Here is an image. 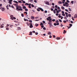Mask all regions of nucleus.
I'll list each match as a JSON object with an SVG mask.
<instances>
[{"label":"nucleus","mask_w":77,"mask_h":77,"mask_svg":"<svg viewBox=\"0 0 77 77\" xmlns=\"http://www.w3.org/2000/svg\"><path fill=\"white\" fill-rule=\"evenodd\" d=\"M16 9L17 10V11H23V9L21 6L18 5V4H16Z\"/></svg>","instance_id":"obj_1"},{"label":"nucleus","mask_w":77,"mask_h":77,"mask_svg":"<svg viewBox=\"0 0 77 77\" xmlns=\"http://www.w3.org/2000/svg\"><path fill=\"white\" fill-rule=\"evenodd\" d=\"M46 20L47 21H49V22H50V23H51V22H52V21H51L52 19L51 18V17H48V18H46Z\"/></svg>","instance_id":"obj_2"},{"label":"nucleus","mask_w":77,"mask_h":77,"mask_svg":"<svg viewBox=\"0 0 77 77\" xmlns=\"http://www.w3.org/2000/svg\"><path fill=\"white\" fill-rule=\"evenodd\" d=\"M29 25H30L29 26V27L30 28H32L33 27L32 23H29Z\"/></svg>","instance_id":"obj_3"},{"label":"nucleus","mask_w":77,"mask_h":77,"mask_svg":"<svg viewBox=\"0 0 77 77\" xmlns=\"http://www.w3.org/2000/svg\"><path fill=\"white\" fill-rule=\"evenodd\" d=\"M12 0H9L8 3L10 5H12Z\"/></svg>","instance_id":"obj_4"},{"label":"nucleus","mask_w":77,"mask_h":77,"mask_svg":"<svg viewBox=\"0 0 77 77\" xmlns=\"http://www.w3.org/2000/svg\"><path fill=\"white\" fill-rule=\"evenodd\" d=\"M10 17H11L10 18V19L11 20H13V15H11V16H10Z\"/></svg>","instance_id":"obj_5"},{"label":"nucleus","mask_w":77,"mask_h":77,"mask_svg":"<svg viewBox=\"0 0 77 77\" xmlns=\"http://www.w3.org/2000/svg\"><path fill=\"white\" fill-rule=\"evenodd\" d=\"M39 8L40 10L41 11H42V12H43V11H44V10H43V9H42V8Z\"/></svg>","instance_id":"obj_6"},{"label":"nucleus","mask_w":77,"mask_h":77,"mask_svg":"<svg viewBox=\"0 0 77 77\" xmlns=\"http://www.w3.org/2000/svg\"><path fill=\"white\" fill-rule=\"evenodd\" d=\"M45 4H46V5H50V4L49 3V2H46Z\"/></svg>","instance_id":"obj_7"},{"label":"nucleus","mask_w":77,"mask_h":77,"mask_svg":"<svg viewBox=\"0 0 77 77\" xmlns=\"http://www.w3.org/2000/svg\"><path fill=\"white\" fill-rule=\"evenodd\" d=\"M13 2H14V3H17V4H18V2L15 1H14Z\"/></svg>","instance_id":"obj_8"},{"label":"nucleus","mask_w":77,"mask_h":77,"mask_svg":"<svg viewBox=\"0 0 77 77\" xmlns=\"http://www.w3.org/2000/svg\"><path fill=\"white\" fill-rule=\"evenodd\" d=\"M77 14H75L74 16V18H77Z\"/></svg>","instance_id":"obj_9"},{"label":"nucleus","mask_w":77,"mask_h":77,"mask_svg":"<svg viewBox=\"0 0 77 77\" xmlns=\"http://www.w3.org/2000/svg\"><path fill=\"white\" fill-rule=\"evenodd\" d=\"M35 18V17L32 16H31V19H32V20H33Z\"/></svg>","instance_id":"obj_10"},{"label":"nucleus","mask_w":77,"mask_h":77,"mask_svg":"<svg viewBox=\"0 0 77 77\" xmlns=\"http://www.w3.org/2000/svg\"><path fill=\"white\" fill-rule=\"evenodd\" d=\"M29 35H32V32H29Z\"/></svg>","instance_id":"obj_11"},{"label":"nucleus","mask_w":77,"mask_h":77,"mask_svg":"<svg viewBox=\"0 0 77 77\" xmlns=\"http://www.w3.org/2000/svg\"><path fill=\"white\" fill-rule=\"evenodd\" d=\"M60 37H57V38L56 39H57V40H59V39H60Z\"/></svg>","instance_id":"obj_12"},{"label":"nucleus","mask_w":77,"mask_h":77,"mask_svg":"<svg viewBox=\"0 0 77 77\" xmlns=\"http://www.w3.org/2000/svg\"><path fill=\"white\" fill-rule=\"evenodd\" d=\"M21 29V28L20 27H18L17 28V30H20Z\"/></svg>","instance_id":"obj_13"},{"label":"nucleus","mask_w":77,"mask_h":77,"mask_svg":"<svg viewBox=\"0 0 77 77\" xmlns=\"http://www.w3.org/2000/svg\"><path fill=\"white\" fill-rule=\"evenodd\" d=\"M24 21H29V20H28L26 19L25 18H24Z\"/></svg>","instance_id":"obj_14"},{"label":"nucleus","mask_w":77,"mask_h":77,"mask_svg":"<svg viewBox=\"0 0 77 77\" xmlns=\"http://www.w3.org/2000/svg\"><path fill=\"white\" fill-rule=\"evenodd\" d=\"M58 3H59V4H62V2L61 1H59L58 2Z\"/></svg>","instance_id":"obj_15"},{"label":"nucleus","mask_w":77,"mask_h":77,"mask_svg":"<svg viewBox=\"0 0 77 77\" xmlns=\"http://www.w3.org/2000/svg\"><path fill=\"white\" fill-rule=\"evenodd\" d=\"M0 27H1V28H3L4 26H2V24H1Z\"/></svg>","instance_id":"obj_16"},{"label":"nucleus","mask_w":77,"mask_h":77,"mask_svg":"<svg viewBox=\"0 0 77 77\" xmlns=\"http://www.w3.org/2000/svg\"><path fill=\"white\" fill-rule=\"evenodd\" d=\"M37 11H38V12H39L40 11V9H39V8L37 9Z\"/></svg>","instance_id":"obj_17"},{"label":"nucleus","mask_w":77,"mask_h":77,"mask_svg":"<svg viewBox=\"0 0 77 77\" xmlns=\"http://www.w3.org/2000/svg\"><path fill=\"white\" fill-rule=\"evenodd\" d=\"M2 11H5V8H2Z\"/></svg>","instance_id":"obj_18"},{"label":"nucleus","mask_w":77,"mask_h":77,"mask_svg":"<svg viewBox=\"0 0 77 77\" xmlns=\"http://www.w3.org/2000/svg\"><path fill=\"white\" fill-rule=\"evenodd\" d=\"M61 9H63V10L65 8H64L63 6H62L61 7Z\"/></svg>","instance_id":"obj_19"},{"label":"nucleus","mask_w":77,"mask_h":77,"mask_svg":"<svg viewBox=\"0 0 77 77\" xmlns=\"http://www.w3.org/2000/svg\"><path fill=\"white\" fill-rule=\"evenodd\" d=\"M65 33H66V31L65 30H64L63 33L65 34Z\"/></svg>","instance_id":"obj_20"},{"label":"nucleus","mask_w":77,"mask_h":77,"mask_svg":"<svg viewBox=\"0 0 77 77\" xmlns=\"http://www.w3.org/2000/svg\"><path fill=\"white\" fill-rule=\"evenodd\" d=\"M39 25H38V24H37V23H36L35 24V26L36 27H37V26H38Z\"/></svg>","instance_id":"obj_21"},{"label":"nucleus","mask_w":77,"mask_h":77,"mask_svg":"<svg viewBox=\"0 0 77 77\" xmlns=\"http://www.w3.org/2000/svg\"><path fill=\"white\" fill-rule=\"evenodd\" d=\"M31 6H32V8H34V5H33V4H32L31 5Z\"/></svg>","instance_id":"obj_22"},{"label":"nucleus","mask_w":77,"mask_h":77,"mask_svg":"<svg viewBox=\"0 0 77 77\" xmlns=\"http://www.w3.org/2000/svg\"><path fill=\"white\" fill-rule=\"evenodd\" d=\"M18 3H22V2L21 1H18Z\"/></svg>","instance_id":"obj_23"},{"label":"nucleus","mask_w":77,"mask_h":77,"mask_svg":"<svg viewBox=\"0 0 77 77\" xmlns=\"http://www.w3.org/2000/svg\"><path fill=\"white\" fill-rule=\"evenodd\" d=\"M26 7L25 6H24L23 7V9H26Z\"/></svg>","instance_id":"obj_24"},{"label":"nucleus","mask_w":77,"mask_h":77,"mask_svg":"<svg viewBox=\"0 0 77 77\" xmlns=\"http://www.w3.org/2000/svg\"><path fill=\"white\" fill-rule=\"evenodd\" d=\"M68 15L69 16V17H71V14H69Z\"/></svg>","instance_id":"obj_25"},{"label":"nucleus","mask_w":77,"mask_h":77,"mask_svg":"<svg viewBox=\"0 0 77 77\" xmlns=\"http://www.w3.org/2000/svg\"><path fill=\"white\" fill-rule=\"evenodd\" d=\"M21 15L22 17H24V14H21Z\"/></svg>","instance_id":"obj_26"},{"label":"nucleus","mask_w":77,"mask_h":77,"mask_svg":"<svg viewBox=\"0 0 77 77\" xmlns=\"http://www.w3.org/2000/svg\"><path fill=\"white\" fill-rule=\"evenodd\" d=\"M71 3L72 4H74V1H71Z\"/></svg>","instance_id":"obj_27"},{"label":"nucleus","mask_w":77,"mask_h":77,"mask_svg":"<svg viewBox=\"0 0 77 77\" xmlns=\"http://www.w3.org/2000/svg\"><path fill=\"white\" fill-rule=\"evenodd\" d=\"M51 23L50 22H49L48 24H49V25H51Z\"/></svg>","instance_id":"obj_28"},{"label":"nucleus","mask_w":77,"mask_h":77,"mask_svg":"<svg viewBox=\"0 0 77 77\" xmlns=\"http://www.w3.org/2000/svg\"><path fill=\"white\" fill-rule=\"evenodd\" d=\"M6 30H9V28L8 27V28H6Z\"/></svg>","instance_id":"obj_29"},{"label":"nucleus","mask_w":77,"mask_h":77,"mask_svg":"<svg viewBox=\"0 0 77 77\" xmlns=\"http://www.w3.org/2000/svg\"><path fill=\"white\" fill-rule=\"evenodd\" d=\"M65 4L66 5H69V4H68V3H67V2H65Z\"/></svg>","instance_id":"obj_30"},{"label":"nucleus","mask_w":77,"mask_h":77,"mask_svg":"<svg viewBox=\"0 0 77 77\" xmlns=\"http://www.w3.org/2000/svg\"><path fill=\"white\" fill-rule=\"evenodd\" d=\"M34 2H35V3H37V1L36 0H34Z\"/></svg>","instance_id":"obj_31"},{"label":"nucleus","mask_w":77,"mask_h":77,"mask_svg":"<svg viewBox=\"0 0 77 77\" xmlns=\"http://www.w3.org/2000/svg\"><path fill=\"white\" fill-rule=\"evenodd\" d=\"M25 10V11H28V9L27 8H26Z\"/></svg>","instance_id":"obj_32"},{"label":"nucleus","mask_w":77,"mask_h":77,"mask_svg":"<svg viewBox=\"0 0 77 77\" xmlns=\"http://www.w3.org/2000/svg\"><path fill=\"white\" fill-rule=\"evenodd\" d=\"M48 35H51V32H49L48 33Z\"/></svg>","instance_id":"obj_33"},{"label":"nucleus","mask_w":77,"mask_h":77,"mask_svg":"<svg viewBox=\"0 0 77 77\" xmlns=\"http://www.w3.org/2000/svg\"><path fill=\"white\" fill-rule=\"evenodd\" d=\"M54 13V14H56V11L55 10L53 11Z\"/></svg>","instance_id":"obj_34"},{"label":"nucleus","mask_w":77,"mask_h":77,"mask_svg":"<svg viewBox=\"0 0 77 77\" xmlns=\"http://www.w3.org/2000/svg\"><path fill=\"white\" fill-rule=\"evenodd\" d=\"M59 21L61 23H62V21L60 19L59 20Z\"/></svg>","instance_id":"obj_35"},{"label":"nucleus","mask_w":77,"mask_h":77,"mask_svg":"<svg viewBox=\"0 0 77 77\" xmlns=\"http://www.w3.org/2000/svg\"><path fill=\"white\" fill-rule=\"evenodd\" d=\"M69 6V5H66V7H68V6Z\"/></svg>","instance_id":"obj_36"},{"label":"nucleus","mask_w":77,"mask_h":77,"mask_svg":"<svg viewBox=\"0 0 77 77\" xmlns=\"http://www.w3.org/2000/svg\"><path fill=\"white\" fill-rule=\"evenodd\" d=\"M43 30H46V28H45V27H43Z\"/></svg>","instance_id":"obj_37"},{"label":"nucleus","mask_w":77,"mask_h":77,"mask_svg":"<svg viewBox=\"0 0 77 77\" xmlns=\"http://www.w3.org/2000/svg\"><path fill=\"white\" fill-rule=\"evenodd\" d=\"M62 14H64L65 13V12L63 11H62Z\"/></svg>","instance_id":"obj_38"},{"label":"nucleus","mask_w":77,"mask_h":77,"mask_svg":"<svg viewBox=\"0 0 77 77\" xmlns=\"http://www.w3.org/2000/svg\"><path fill=\"white\" fill-rule=\"evenodd\" d=\"M22 3H24V4L26 3V2L25 1H23Z\"/></svg>","instance_id":"obj_39"},{"label":"nucleus","mask_w":77,"mask_h":77,"mask_svg":"<svg viewBox=\"0 0 77 77\" xmlns=\"http://www.w3.org/2000/svg\"><path fill=\"white\" fill-rule=\"evenodd\" d=\"M55 7L56 8H57V5H56L55 6Z\"/></svg>","instance_id":"obj_40"},{"label":"nucleus","mask_w":77,"mask_h":77,"mask_svg":"<svg viewBox=\"0 0 77 77\" xmlns=\"http://www.w3.org/2000/svg\"><path fill=\"white\" fill-rule=\"evenodd\" d=\"M54 26H57V24L56 23H54Z\"/></svg>","instance_id":"obj_41"},{"label":"nucleus","mask_w":77,"mask_h":77,"mask_svg":"<svg viewBox=\"0 0 77 77\" xmlns=\"http://www.w3.org/2000/svg\"><path fill=\"white\" fill-rule=\"evenodd\" d=\"M9 26V25L8 24H7V26L6 27H8V26Z\"/></svg>","instance_id":"obj_42"},{"label":"nucleus","mask_w":77,"mask_h":77,"mask_svg":"<svg viewBox=\"0 0 77 77\" xmlns=\"http://www.w3.org/2000/svg\"><path fill=\"white\" fill-rule=\"evenodd\" d=\"M65 11H66V12H68V10L67 9H65Z\"/></svg>","instance_id":"obj_43"},{"label":"nucleus","mask_w":77,"mask_h":77,"mask_svg":"<svg viewBox=\"0 0 77 77\" xmlns=\"http://www.w3.org/2000/svg\"><path fill=\"white\" fill-rule=\"evenodd\" d=\"M66 2H67V3H69V1L68 0H66Z\"/></svg>","instance_id":"obj_44"},{"label":"nucleus","mask_w":77,"mask_h":77,"mask_svg":"<svg viewBox=\"0 0 77 77\" xmlns=\"http://www.w3.org/2000/svg\"><path fill=\"white\" fill-rule=\"evenodd\" d=\"M69 26H70L71 27L72 26V24H70Z\"/></svg>","instance_id":"obj_45"},{"label":"nucleus","mask_w":77,"mask_h":77,"mask_svg":"<svg viewBox=\"0 0 77 77\" xmlns=\"http://www.w3.org/2000/svg\"><path fill=\"white\" fill-rule=\"evenodd\" d=\"M42 22L43 24H45V22L44 21H43Z\"/></svg>","instance_id":"obj_46"},{"label":"nucleus","mask_w":77,"mask_h":77,"mask_svg":"<svg viewBox=\"0 0 77 77\" xmlns=\"http://www.w3.org/2000/svg\"><path fill=\"white\" fill-rule=\"evenodd\" d=\"M63 22H64V23H66V21L65 20H64Z\"/></svg>","instance_id":"obj_47"},{"label":"nucleus","mask_w":77,"mask_h":77,"mask_svg":"<svg viewBox=\"0 0 77 77\" xmlns=\"http://www.w3.org/2000/svg\"><path fill=\"white\" fill-rule=\"evenodd\" d=\"M62 15H63V16H65V14H62Z\"/></svg>","instance_id":"obj_48"},{"label":"nucleus","mask_w":77,"mask_h":77,"mask_svg":"<svg viewBox=\"0 0 77 77\" xmlns=\"http://www.w3.org/2000/svg\"><path fill=\"white\" fill-rule=\"evenodd\" d=\"M11 7L12 8H14V7L12 5H11Z\"/></svg>","instance_id":"obj_49"},{"label":"nucleus","mask_w":77,"mask_h":77,"mask_svg":"<svg viewBox=\"0 0 77 77\" xmlns=\"http://www.w3.org/2000/svg\"><path fill=\"white\" fill-rule=\"evenodd\" d=\"M29 5V3H26V4H25V5Z\"/></svg>","instance_id":"obj_50"},{"label":"nucleus","mask_w":77,"mask_h":77,"mask_svg":"<svg viewBox=\"0 0 77 77\" xmlns=\"http://www.w3.org/2000/svg\"><path fill=\"white\" fill-rule=\"evenodd\" d=\"M29 23H32V21L31 20H29Z\"/></svg>","instance_id":"obj_51"},{"label":"nucleus","mask_w":77,"mask_h":77,"mask_svg":"<svg viewBox=\"0 0 77 77\" xmlns=\"http://www.w3.org/2000/svg\"><path fill=\"white\" fill-rule=\"evenodd\" d=\"M57 8V9H60V7H58Z\"/></svg>","instance_id":"obj_52"},{"label":"nucleus","mask_w":77,"mask_h":77,"mask_svg":"<svg viewBox=\"0 0 77 77\" xmlns=\"http://www.w3.org/2000/svg\"><path fill=\"white\" fill-rule=\"evenodd\" d=\"M65 14H66V15H68V13H67L66 12H65Z\"/></svg>","instance_id":"obj_53"},{"label":"nucleus","mask_w":77,"mask_h":77,"mask_svg":"<svg viewBox=\"0 0 77 77\" xmlns=\"http://www.w3.org/2000/svg\"><path fill=\"white\" fill-rule=\"evenodd\" d=\"M60 26H61V27H63V24H62V23H61V24Z\"/></svg>","instance_id":"obj_54"},{"label":"nucleus","mask_w":77,"mask_h":77,"mask_svg":"<svg viewBox=\"0 0 77 77\" xmlns=\"http://www.w3.org/2000/svg\"><path fill=\"white\" fill-rule=\"evenodd\" d=\"M56 15L57 16H58V15H59V14L58 13H56Z\"/></svg>","instance_id":"obj_55"},{"label":"nucleus","mask_w":77,"mask_h":77,"mask_svg":"<svg viewBox=\"0 0 77 77\" xmlns=\"http://www.w3.org/2000/svg\"><path fill=\"white\" fill-rule=\"evenodd\" d=\"M35 34L36 35H37L38 34V32H35Z\"/></svg>","instance_id":"obj_56"},{"label":"nucleus","mask_w":77,"mask_h":77,"mask_svg":"<svg viewBox=\"0 0 77 77\" xmlns=\"http://www.w3.org/2000/svg\"><path fill=\"white\" fill-rule=\"evenodd\" d=\"M55 11H57V8H55Z\"/></svg>","instance_id":"obj_57"},{"label":"nucleus","mask_w":77,"mask_h":77,"mask_svg":"<svg viewBox=\"0 0 77 77\" xmlns=\"http://www.w3.org/2000/svg\"><path fill=\"white\" fill-rule=\"evenodd\" d=\"M13 19L14 20H16V18L15 17H13Z\"/></svg>","instance_id":"obj_58"},{"label":"nucleus","mask_w":77,"mask_h":77,"mask_svg":"<svg viewBox=\"0 0 77 77\" xmlns=\"http://www.w3.org/2000/svg\"><path fill=\"white\" fill-rule=\"evenodd\" d=\"M40 25H44V24H43L42 23H41L40 24Z\"/></svg>","instance_id":"obj_59"},{"label":"nucleus","mask_w":77,"mask_h":77,"mask_svg":"<svg viewBox=\"0 0 77 77\" xmlns=\"http://www.w3.org/2000/svg\"><path fill=\"white\" fill-rule=\"evenodd\" d=\"M12 26H13V25H11L10 26V27H11V28L12 27Z\"/></svg>","instance_id":"obj_60"},{"label":"nucleus","mask_w":77,"mask_h":77,"mask_svg":"<svg viewBox=\"0 0 77 77\" xmlns=\"http://www.w3.org/2000/svg\"><path fill=\"white\" fill-rule=\"evenodd\" d=\"M59 21H58V20H57V22H56V23H59Z\"/></svg>","instance_id":"obj_61"},{"label":"nucleus","mask_w":77,"mask_h":77,"mask_svg":"<svg viewBox=\"0 0 77 77\" xmlns=\"http://www.w3.org/2000/svg\"><path fill=\"white\" fill-rule=\"evenodd\" d=\"M28 5H29V6H31V4L30 3V4H29Z\"/></svg>","instance_id":"obj_62"},{"label":"nucleus","mask_w":77,"mask_h":77,"mask_svg":"<svg viewBox=\"0 0 77 77\" xmlns=\"http://www.w3.org/2000/svg\"><path fill=\"white\" fill-rule=\"evenodd\" d=\"M45 13H47V11H45Z\"/></svg>","instance_id":"obj_63"},{"label":"nucleus","mask_w":77,"mask_h":77,"mask_svg":"<svg viewBox=\"0 0 77 77\" xmlns=\"http://www.w3.org/2000/svg\"><path fill=\"white\" fill-rule=\"evenodd\" d=\"M55 19H53L52 21H55Z\"/></svg>","instance_id":"obj_64"}]
</instances>
